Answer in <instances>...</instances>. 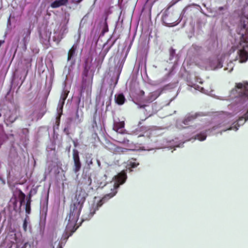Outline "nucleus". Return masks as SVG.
Segmentation results:
<instances>
[{
    "label": "nucleus",
    "mask_w": 248,
    "mask_h": 248,
    "mask_svg": "<svg viewBox=\"0 0 248 248\" xmlns=\"http://www.w3.org/2000/svg\"><path fill=\"white\" fill-rule=\"evenodd\" d=\"M75 202L71 204L70 213L66 217L67 224L63 237L67 239L77 230L78 226L77 222L83 204L85 201L84 193L80 191L77 193L75 198Z\"/></svg>",
    "instance_id": "obj_1"
},
{
    "label": "nucleus",
    "mask_w": 248,
    "mask_h": 248,
    "mask_svg": "<svg viewBox=\"0 0 248 248\" xmlns=\"http://www.w3.org/2000/svg\"><path fill=\"white\" fill-rule=\"evenodd\" d=\"M231 94L236 97L248 99V82L236 83L235 88L232 90ZM247 120H248V110L244 116L240 117L235 122L234 126L235 127L236 125L239 126L243 124Z\"/></svg>",
    "instance_id": "obj_2"
},
{
    "label": "nucleus",
    "mask_w": 248,
    "mask_h": 248,
    "mask_svg": "<svg viewBox=\"0 0 248 248\" xmlns=\"http://www.w3.org/2000/svg\"><path fill=\"white\" fill-rule=\"evenodd\" d=\"M127 178L126 173L124 170L122 171L115 176V184L113 186V191L110 193L106 194L97 203V209L101 207L102 204L109 199L114 196L117 193L116 189L120 185L124 183Z\"/></svg>",
    "instance_id": "obj_3"
},
{
    "label": "nucleus",
    "mask_w": 248,
    "mask_h": 248,
    "mask_svg": "<svg viewBox=\"0 0 248 248\" xmlns=\"http://www.w3.org/2000/svg\"><path fill=\"white\" fill-rule=\"evenodd\" d=\"M89 69L85 67L82 74V83L80 93H82L85 91H88L91 90L93 84V75L91 76L88 75Z\"/></svg>",
    "instance_id": "obj_4"
},
{
    "label": "nucleus",
    "mask_w": 248,
    "mask_h": 248,
    "mask_svg": "<svg viewBox=\"0 0 248 248\" xmlns=\"http://www.w3.org/2000/svg\"><path fill=\"white\" fill-rule=\"evenodd\" d=\"M19 115V110L17 108L8 109L4 114L5 121L12 124L18 119Z\"/></svg>",
    "instance_id": "obj_5"
},
{
    "label": "nucleus",
    "mask_w": 248,
    "mask_h": 248,
    "mask_svg": "<svg viewBox=\"0 0 248 248\" xmlns=\"http://www.w3.org/2000/svg\"><path fill=\"white\" fill-rule=\"evenodd\" d=\"M72 152H73V161H74L73 171L75 173H77L81 169V163L80 160L78 151L77 149H74L73 150Z\"/></svg>",
    "instance_id": "obj_6"
},
{
    "label": "nucleus",
    "mask_w": 248,
    "mask_h": 248,
    "mask_svg": "<svg viewBox=\"0 0 248 248\" xmlns=\"http://www.w3.org/2000/svg\"><path fill=\"white\" fill-rule=\"evenodd\" d=\"M238 55L240 62H244L248 59V45L246 43L243 46V48L239 50Z\"/></svg>",
    "instance_id": "obj_7"
},
{
    "label": "nucleus",
    "mask_w": 248,
    "mask_h": 248,
    "mask_svg": "<svg viewBox=\"0 0 248 248\" xmlns=\"http://www.w3.org/2000/svg\"><path fill=\"white\" fill-rule=\"evenodd\" d=\"M163 19L164 22L169 26H173L178 24L176 23L177 21V16L173 18L172 14L166 15Z\"/></svg>",
    "instance_id": "obj_8"
},
{
    "label": "nucleus",
    "mask_w": 248,
    "mask_h": 248,
    "mask_svg": "<svg viewBox=\"0 0 248 248\" xmlns=\"http://www.w3.org/2000/svg\"><path fill=\"white\" fill-rule=\"evenodd\" d=\"M125 123L124 121L116 122L113 124V130L120 134L125 133L126 130L124 129Z\"/></svg>",
    "instance_id": "obj_9"
},
{
    "label": "nucleus",
    "mask_w": 248,
    "mask_h": 248,
    "mask_svg": "<svg viewBox=\"0 0 248 248\" xmlns=\"http://www.w3.org/2000/svg\"><path fill=\"white\" fill-rule=\"evenodd\" d=\"M200 116L199 113H189L185 116L183 121V123L185 125H188Z\"/></svg>",
    "instance_id": "obj_10"
},
{
    "label": "nucleus",
    "mask_w": 248,
    "mask_h": 248,
    "mask_svg": "<svg viewBox=\"0 0 248 248\" xmlns=\"http://www.w3.org/2000/svg\"><path fill=\"white\" fill-rule=\"evenodd\" d=\"M160 94V93L157 91L151 92L143 99L142 102L146 103H151L158 98Z\"/></svg>",
    "instance_id": "obj_11"
},
{
    "label": "nucleus",
    "mask_w": 248,
    "mask_h": 248,
    "mask_svg": "<svg viewBox=\"0 0 248 248\" xmlns=\"http://www.w3.org/2000/svg\"><path fill=\"white\" fill-rule=\"evenodd\" d=\"M137 104L138 105L139 108H140L145 109V110L143 111V113L146 115H147V117H146L144 120H142V121L145 120L148 117L152 115L151 108H150V107H149V105L145 104L142 105L140 103H138Z\"/></svg>",
    "instance_id": "obj_12"
},
{
    "label": "nucleus",
    "mask_w": 248,
    "mask_h": 248,
    "mask_svg": "<svg viewBox=\"0 0 248 248\" xmlns=\"http://www.w3.org/2000/svg\"><path fill=\"white\" fill-rule=\"evenodd\" d=\"M68 2V0H56L52 2L50 6L52 8H57L62 6L66 5Z\"/></svg>",
    "instance_id": "obj_13"
},
{
    "label": "nucleus",
    "mask_w": 248,
    "mask_h": 248,
    "mask_svg": "<svg viewBox=\"0 0 248 248\" xmlns=\"http://www.w3.org/2000/svg\"><path fill=\"white\" fill-rule=\"evenodd\" d=\"M115 101L116 103L119 105H123L125 101V98L124 95L123 93H119L115 96Z\"/></svg>",
    "instance_id": "obj_14"
},
{
    "label": "nucleus",
    "mask_w": 248,
    "mask_h": 248,
    "mask_svg": "<svg viewBox=\"0 0 248 248\" xmlns=\"http://www.w3.org/2000/svg\"><path fill=\"white\" fill-rule=\"evenodd\" d=\"M139 165V163L137 161L136 159L132 158L127 161V168L131 169L135 168Z\"/></svg>",
    "instance_id": "obj_15"
},
{
    "label": "nucleus",
    "mask_w": 248,
    "mask_h": 248,
    "mask_svg": "<svg viewBox=\"0 0 248 248\" xmlns=\"http://www.w3.org/2000/svg\"><path fill=\"white\" fill-rule=\"evenodd\" d=\"M77 48V45H74L72 47L69 49L68 53L67 60L70 61L74 56Z\"/></svg>",
    "instance_id": "obj_16"
},
{
    "label": "nucleus",
    "mask_w": 248,
    "mask_h": 248,
    "mask_svg": "<svg viewBox=\"0 0 248 248\" xmlns=\"http://www.w3.org/2000/svg\"><path fill=\"white\" fill-rule=\"evenodd\" d=\"M18 197L20 201V205H22L25 202L26 195L20 189L18 190Z\"/></svg>",
    "instance_id": "obj_17"
},
{
    "label": "nucleus",
    "mask_w": 248,
    "mask_h": 248,
    "mask_svg": "<svg viewBox=\"0 0 248 248\" xmlns=\"http://www.w3.org/2000/svg\"><path fill=\"white\" fill-rule=\"evenodd\" d=\"M206 135L205 133H201L196 136V138L200 141H203L206 139Z\"/></svg>",
    "instance_id": "obj_18"
},
{
    "label": "nucleus",
    "mask_w": 248,
    "mask_h": 248,
    "mask_svg": "<svg viewBox=\"0 0 248 248\" xmlns=\"http://www.w3.org/2000/svg\"><path fill=\"white\" fill-rule=\"evenodd\" d=\"M31 202H26L25 205V211L27 214H30L31 211Z\"/></svg>",
    "instance_id": "obj_19"
},
{
    "label": "nucleus",
    "mask_w": 248,
    "mask_h": 248,
    "mask_svg": "<svg viewBox=\"0 0 248 248\" xmlns=\"http://www.w3.org/2000/svg\"><path fill=\"white\" fill-rule=\"evenodd\" d=\"M86 163L88 165V166L90 168L91 165H93V158H91V156L87 158L86 161Z\"/></svg>",
    "instance_id": "obj_20"
},
{
    "label": "nucleus",
    "mask_w": 248,
    "mask_h": 248,
    "mask_svg": "<svg viewBox=\"0 0 248 248\" xmlns=\"http://www.w3.org/2000/svg\"><path fill=\"white\" fill-rule=\"evenodd\" d=\"M66 98H67V95H65V94H63L61 96V97L60 101L62 100V107H61V109L62 110V108L63 105L64 104L65 100L66 99Z\"/></svg>",
    "instance_id": "obj_21"
},
{
    "label": "nucleus",
    "mask_w": 248,
    "mask_h": 248,
    "mask_svg": "<svg viewBox=\"0 0 248 248\" xmlns=\"http://www.w3.org/2000/svg\"><path fill=\"white\" fill-rule=\"evenodd\" d=\"M137 96H139V97H142L143 96H144L145 95V92L143 91V90H140L137 93Z\"/></svg>",
    "instance_id": "obj_22"
},
{
    "label": "nucleus",
    "mask_w": 248,
    "mask_h": 248,
    "mask_svg": "<svg viewBox=\"0 0 248 248\" xmlns=\"http://www.w3.org/2000/svg\"><path fill=\"white\" fill-rule=\"evenodd\" d=\"M27 225H28V222L27 219L25 218L23 222V228L25 232H26L27 231Z\"/></svg>",
    "instance_id": "obj_23"
},
{
    "label": "nucleus",
    "mask_w": 248,
    "mask_h": 248,
    "mask_svg": "<svg viewBox=\"0 0 248 248\" xmlns=\"http://www.w3.org/2000/svg\"><path fill=\"white\" fill-rule=\"evenodd\" d=\"M37 192V187L32 188L31 189L30 193L32 195H35Z\"/></svg>",
    "instance_id": "obj_24"
},
{
    "label": "nucleus",
    "mask_w": 248,
    "mask_h": 248,
    "mask_svg": "<svg viewBox=\"0 0 248 248\" xmlns=\"http://www.w3.org/2000/svg\"><path fill=\"white\" fill-rule=\"evenodd\" d=\"M33 195H32L30 193H29L28 196H27V202H31V197Z\"/></svg>",
    "instance_id": "obj_25"
},
{
    "label": "nucleus",
    "mask_w": 248,
    "mask_h": 248,
    "mask_svg": "<svg viewBox=\"0 0 248 248\" xmlns=\"http://www.w3.org/2000/svg\"><path fill=\"white\" fill-rule=\"evenodd\" d=\"M120 142L124 143H128L129 142V140H124L122 141H120Z\"/></svg>",
    "instance_id": "obj_26"
},
{
    "label": "nucleus",
    "mask_w": 248,
    "mask_h": 248,
    "mask_svg": "<svg viewBox=\"0 0 248 248\" xmlns=\"http://www.w3.org/2000/svg\"><path fill=\"white\" fill-rule=\"evenodd\" d=\"M57 248H62V246L61 244L60 243V242L58 243Z\"/></svg>",
    "instance_id": "obj_27"
},
{
    "label": "nucleus",
    "mask_w": 248,
    "mask_h": 248,
    "mask_svg": "<svg viewBox=\"0 0 248 248\" xmlns=\"http://www.w3.org/2000/svg\"><path fill=\"white\" fill-rule=\"evenodd\" d=\"M224 7H222V6L221 7H219L218 8L219 11H222V10H224Z\"/></svg>",
    "instance_id": "obj_28"
},
{
    "label": "nucleus",
    "mask_w": 248,
    "mask_h": 248,
    "mask_svg": "<svg viewBox=\"0 0 248 248\" xmlns=\"http://www.w3.org/2000/svg\"><path fill=\"white\" fill-rule=\"evenodd\" d=\"M82 0H77L76 1V3H80V2H81Z\"/></svg>",
    "instance_id": "obj_29"
},
{
    "label": "nucleus",
    "mask_w": 248,
    "mask_h": 248,
    "mask_svg": "<svg viewBox=\"0 0 248 248\" xmlns=\"http://www.w3.org/2000/svg\"><path fill=\"white\" fill-rule=\"evenodd\" d=\"M18 41H19V39L17 40V45H16V51L17 48V47H18Z\"/></svg>",
    "instance_id": "obj_30"
},
{
    "label": "nucleus",
    "mask_w": 248,
    "mask_h": 248,
    "mask_svg": "<svg viewBox=\"0 0 248 248\" xmlns=\"http://www.w3.org/2000/svg\"><path fill=\"white\" fill-rule=\"evenodd\" d=\"M73 142H74V144L75 147H76L77 146V144H76V142L74 141Z\"/></svg>",
    "instance_id": "obj_31"
},
{
    "label": "nucleus",
    "mask_w": 248,
    "mask_h": 248,
    "mask_svg": "<svg viewBox=\"0 0 248 248\" xmlns=\"http://www.w3.org/2000/svg\"><path fill=\"white\" fill-rule=\"evenodd\" d=\"M93 121H94V123H95V124H96V122L95 119H94Z\"/></svg>",
    "instance_id": "obj_32"
},
{
    "label": "nucleus",
    "mask_w": 248,
    "mask_h": 248,
    "mask_svg": "<svg viewBox=\"0 0 248 248\" xmlns=\"http://www.w3.org/2000/svg\"><path fill=\"white\" fill-rule=\"evenodd\" d=\"M94 213H95V210H94L93 213H92V216H93L94 214Z\"/></svg>",
    "instance_id": "obj_33"
},
{
    "label": "nucleus",
    "mask_w": 248,
    "mask_h": 248,
    "mask_svg": "<svg viewBox=\"0 0 248 248\" xmlns=\"http://www.w3.org/2000/svg\"><path fill=\"white\" fill-rule=\"evenodd\" d=\"M233 129V127H231L229 129L231 130V129Z\"/></svg>",
    "instance_id": "obj_34"
},
{
    "label": "nucleus",
    "mask_w": 248,
    "mask_h": 248,
    "mask_svg": "<svg viewBox=\"0 0 248 248\" xmlns=\"http://www.w3.org/2000/svg\"><path fill=\"white\" fill-rule=\"evenodd\" d=\"M89 179H90V184H91V178H90V177H89Z\"/></svg>",
    "instance_id": "obj_35"
},
{
    "label": "nucleus",
    "mask_w": 248,
    "mask_h": 248,
    "mask_svg": "<svg viewBox=\"0 0 248 248\" xmlns=\"http://www.w3.org/2000/svg\"><path fill=\"white\" fill-rule=\"evenodd\" d=\"M28 33H29V35L30 34V31H28Z\"/></svg>",
    "instance_id": "obj_36"
},
{
    "label": "nucleus",
    "mask_w": 248,
    "mask_h": 248,
    "mask_svg": "<svg viewBox=\"0 0 248 248\" xmlns=\"http://www.w3.org/2000/svg\"><path fill=\"white\" fill-rule=\"evenodd\" d=\"M1 117V113H0V117Z\"/></svg>",
    "instance_id": "obj_37"
},
{
    "label": "nucleus",
    "mask_w": 248,
    "mask_h": 248,
    "mask_svg": "<svg viewBox=\"0 0 248 248\" xmlns=\"http://www.w3.org/2000/svg\"><path fill=\"white\" fill-rule=\"evenodd\" d=\"M8 21H10V17L8 19Z\"/></svg>",
    "instance_id": "obj_38"
},
{
    "label": "nucleus",
    "mask_w": 248,
    "mask_h": 248,
    "mask_svg": "<svg viewBox=\"0 0 248 248\" xmlns=\"http://www.w3.org/2000/svg\"><path fill=\"white\" fill-rule=\"evenodd\" d=\"M236 130L238 129V128H235Z\"/></svg>",
    "instance_id": "obj_39"
},
{
    "label": "nucleus",
    "mask_w": 248,
    "mask_h": 248,
    "mask_svg": "<svg viewBox=\"0 0 248 248\" xmlns=\"http://www.w3.org/2000/svg\"><path fill=\"white\" fill-rule=\"evenodd\" d=\"M52 248H54V247L53 246H52Z\"/></svg>",
    "instance_id": "obj_40"
}]
</instances>
